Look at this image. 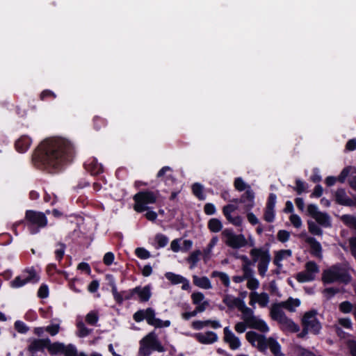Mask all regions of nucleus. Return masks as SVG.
<instances>
[{
	"instance_id": "f257e3e1",
	"label": "nucleus",
	"mask_w": 356,
	"mask_h": 356,
	"mask_svg": "<svg viewBox=\"0 0 356 356\" xmlns=\"http://www.w3.org/2000/svg\"><path fill=\"white\" fill-rule=\"evenodd\" d=\"M72 147L70 143L62 138L49 139L39 147L37 157L44 168L56 169L71 156Z\"/></svg>"
},
{
	"instance_id": "f03ea898",
	"label": "nucleus",
	"mask_w": 356,
	"mask_h": 356,
	"mask_svg": "<svg viewBox=\"0 0 356 356\" xmlns=\"http://www.w3.org/2000/svg\"><path fill=\"white\" fill-rule=\"evenodd\" d=\"M247 340L254 347H257L261 352L264 353L268 347L274 355L280 352V346L273 337L266 339L263 334H259L254 331L246 333Z\"/></svg>"
},
{
	"instance_id": "7ed1b4c3",
	"label": "nucleus",
	"mask_w": 356,
	"mask_h": 356,
	"mask_svg": "<svg viewBox=\"0 0 356 356\" xmlns=\"http://www.w3.org/2000/svg\"><path fill=\"white\" fill-rule=\"evenodd\" d=\"M322 280L325 283L340 282L348 284L351 280V276L347 269L339 265L330 267L323 273Z\"/></svg>"
},
{
	"instance_id": "20e7f679",
	"label": "nucleus",
	"mask_w": 356,
	"mask_h": 356,
	"mask_svg": "<svg viewBox=\"0 0 356 356\" xmlns=\"http://www.w3.org/2000/svg\"><path fill=\"white\" fill-rule=\"evenodd\" d=\"M270 316L274 321H277L281 325L282 330L291 332L299 331V326L288 318L282 309L278 307V305L272 306Z\"/></svg>"
},
{
	"instance_id": "39448f33",
	"label": "nucleus",
	"mask_w": 356,
	"mask_h": 356,
	"mask_svg": "<svg viewBox=\"0 0 356 356\" xmlns=\"http://www.w3.org/2000/svg\"><path fill=\"white\" fill-rule=\"evenodd\" d=\"M134 200L136 202L134 209L138 212H142L148 209V207H145V204L154 203L156 197L153 192L143 191L136 194L134 197Z\"/></svg>"
},
{
	"instance_id": "423d86ee",
	"label": "nucleus",
	"mask_w": 356,
	"mask_h": 356,
	"mask_svg": "<svg viewBox=\"0 0 356 356\" xmlns=\"http://www.w3.org/2000/svg\"><path fill=\"white\" fill-rule=\"evenodd\" d=\"M222 234L226 238L225 243L232 248H240L248 243L243 235H236L229 229H225Z\"/></svg>"
},
{
	"instance_id": "0eeeda50",
	"label": "nucleus",
	"mask_w": 356,
	"mask_h": 356,
	"mask_svg": "<svg viewBox=\"0 0 356 356\" xmlns=\"http://www.w3.org/2000/svg\"><path fill=\"white\" fill-rule=\"evenodd\" d=\"M316 312L315 310L306 312L302 319L303 327H307L314 334H318L321 327L320 323L317 320Z\"/></svg>"
},
{
	"instance_id": "6e6552de",
	"label": "nucleus",
	"mask_w": 356,
	"mask_h": 356,
	"mask_svg": "<svg viewBox=\"0 0 356 356\" xmlns=\"http://www.w3.org/2000/svg\"><path fill=\"white\" fill-rule=\"evenodd\" d=\"M140 344H145L151 348L152 350H158L159 352H163L164 350L163 347L161 345L154 332L149 333L143 338L140 341Z\"/></svg>"
},
{
	"instance_id": "1a4fd4ad",
	"label": "nucleus",
	"mask_w": 356,
	"mask_h": 356,
	"mask_svg": "<svg viewBox=\"0 0 356 356\" xmlns=\"http://www.w3.org/2000/svg\"><path fill=\"white\" fill-rule=\"evenodd\" d=\"M26 218L33 225H37L39 227H44L47 225L46 217L42 213L28 211L26 213Z\"/></svg>"
},
{
	"instance_id": "9d476101",
	"label": "nucleus",
	"mask_w": 356,
	"mask_h": 356,
	"mask_svg": "<svg viewBox=\"0 0 356 356\" xmlns=\"http://www.w3.org/2000/svg\"><path fill=\"white\" fill-rule=\"evenodd\" d=\"M224 334L225 341L229 344V347L232 349H236L240 346L241 343L239 339L234 336L227 327L224 328Z\"/></svg>"
},
{
	"instance_id": "9b49d317",
	"label": "nucleus",
	"mask_w": 356,
	"mask_h": 356,
	"mask_svg": "<svg viewBox=\"0 0 356 356\" xmlns=\"http://www.w3.org/2000/svg\"><path fill=\"white\" fill-rule=\"evenodd\" d=\"M335 200L336 202L341 205L345 206H353L354 205V202L350 198H349L344 189L339 188L335 193Z\"/></svg>"
},
{
	"instance_id": "f8f14e48",
	"label": "nucleus",
	"mask_w": 356,
	"mask_h": 356,
	"mask_svg": "<svg viewBox=\"0 0 356 356\" xmlns=\"http://www.w3.org/2000/svg\"><path fill=\"white\" fill-rule=\"evenodd\" d=\"M29 276L25 279L22 280L20 277H17L13 281H12V286L14 287H19L29 282H37L38 280V277L34 270H29Z\"/></svg>"
},
{
	"instance_id": "ddd939ff",
	"label": "nucleus",
	"mask_w": 356,
	"mask_h": 356,
	"mask_svg": "<svg viewBox=\"0 0 356 356\" xmlns=\"http://www.w3.org/2000/svg\"><path fill=\"white\" fill-rule=\"evenodd\" d=\"M270 261V255L268 250H266V252L263 253L261 258L258 264V271L260 275L264 276L268 269V264Z\"/></svg>"
},
{
	"instance_id": "4468645a",
	"label": "nucleus",
	"mask_w": 356,
	"mask_h": 356,
	"mask_svg": "<svg viewBox=\"0 0 356 356\" xmlns=\"http://www.w3.org/2000/svg\"><path fill=\"white\" fill-rule=\"evenodd\" d=\"M246 324L249 327L258 330L261 332H266L268 331V327L265 323V322L261 319H259L256 316L254 318H252L251 321H250Z\"/></svg>"
},
{
	"instance_id": "2eb2a0df",
	"label": "nucleus",
	"mask_w": 356,
	"mask_h": 356,
	"mask_svg": "<svg viewBox=\"0 0 356 356\" xmlns=\"http://www.w3.org/2000/svg\"><path fill=\"white\" fill-rule=\"evenodd\" d=\"M145 318H146L147 323L152 325H154L156 327H163L162 321L154 317V311L152 308L147 309L145 312Z\"/></svg>"
},
{
	"instance_id": "dca6fc26",
	"label": "nucleus",
	"mask_w": 356,
	"mask_h": 356,
	"mask_svg": "<svg viewBox=\"0 0 356 356\" xmlns=\"http://www.w3.org/2000/svg\"><path fill=\"white\" fill-rule=\"evenodd\" d=\"M134 293L138 294L140 301L146 302L151 296L150 286H146L144 288L137 286L131 291V295Z\"/></svg>"
},
{
	"instance_id": "f3484780",
	"label": "nucleus",
	"mask_w": 356,
	"mask_h": 356,
	"mask_svg": "<svg viewBox=\"0 0 356 356\" xmlns=\"http://www.w3.org/2000/svg\"><path fill=\"white\" fill-rule=\"evenodd\" d=\"M251 305H253L255 301H257L261 307H266L269 301L268 296L266 293L257 294L255 292H252L250 295Z\"/></svg>"
},
{
	"instance_id": "a211bd4d",
	"label": "nucleus",
	"mask_w": 356,
	"mask_h": 356,
	"mask_svg": "<svg viewBox=\"0 0 356 356\" xmlns=\"http://www.w3.org/2000/svg\"><path fill=\"white\" fill-rule=\"evenodd\" d=\"M195 337L202 343H211L217 340V336L213 332H207L205 334L198 333L196 334Z\"/></svg>"
},
{
	"instance_id": "6ab92c4d",
	"label": "nucleus",
	"mask_w": 356,
	"mask_h": 356,
	"mask_svg": "<svg viewBox=\"0 0 356 356\" xmlns=\"http://www.w3.org/2000/svg\"><path fill=\"white\" fill-rule=\"evenodd\" d=\"M49 339H34L29 346V350L31 352H35L42 350L44 347L47 348L49 343Z\"/></svg>"
},
{
	"instance_id": "aec40b11",
	"label": "nucleus",
	"mask_w": 356,
	"mask_h": 356,
	"mask_svg": "<svg viewBox=\"0 0 356 356\" xmlns=\"http://www.w3.org/2000/svg\"><path fill=\"white\" fill-rule=\"evenodd\" d=\"M223 302L225 303L228 307L234 308L236 307L238 309V310H240V309L243 307V305H244V302L241 299L238 298H233L232 296L228 295L225 296Z\"/></svg>"
},
{
	"instance_id": "412c9836",
	"label": "nucleus",
	"mask_w": 356,
	"mask_h": 356,
	"mask_svg": "<svg viewBox=\"0 0 356 356\" xmlns=\"http://www.w3.org/2000/svg\"><path fill=\"white\" fill-rule=\"evenodd\" d=\"M306 242L309 244L312 253L318 257H321L322 250L321 244L313 237L307 238Z\"/></svg>"
},
{
	"instance_id": "4be33fe9",
	"label": "nucleus",
	"mask_w": 356,
	"mask_h": 356,
	"mask_svg": "<svg viewBox=\"0 0 356 356\" xmlns=\"http://www.w3.org/2000/svg\"><path fill=\"white\" fill-rule=\"evenodd\" d=\"M300 305V300L298 299L289 298L288 300L285 302H282L280 303L274 304L273 305H278V307L281 309L284 307L288 309L290 312H293L294 307H298Z\"/></svg>"
},
{
	"instance_id": "5701e85b",
	"label": "nucleus",
	"mask_w": 356,
	"mask_h": 356,
	"mask_svg": "<svg viewBox=\"0 0 356 356\" xmlns=\"http://www.w3.org/2000/svg\"><path fill=\"white\" fill-rule=\"evenodd\" d=\"M254 193L251 191H246V192L241 195L240 198L241 203H245L247 201L249 202L245 207L247 210H249L253 206Z\"/></svg>"
},
{
	"instance_id": "b1692460",
	"label": "nucleus",
	"mask_w": 356,
	"mask_h": 356,
	"mask_svg": "<svg viewBox=\"0 0 356 356\" xmlns=\"http://www.w3.org/2000/svg\"><path fill=\"white\" fill-rule=\"evenodd\" d=\"M193 278V283L199 287L204 289H210L211 287L209 279L206 277H198L197 276L194 275Z\"/></svg>"
},
{
	"instance_id": "393cba45",
	"label": "nucleus",
	"mask_w": 356,
	"mask_h": 356,
	"mask_svg": "<svg viewBox=\"0 0 356 356\" xmlns=\"http://www.w3.org/2000/svg\"><path fill=\"white\" fill-rule=\"evenodd\" d=\"M47 349L51 354H57L58 353H63L65 349V346L63 343L56 342L54 343H49L47 345Z\"/></svg>"
},
{
	"instance_id": "a878e982",
	"label": "nucleus",
	"mask_w": 356,
	"mask_h": 356,
	"mask_svg": "<svg viewBox=\"0 0 356 356\" xmlns=\"http://www.w3.org/2000/svg\"><path fill=\"white\" fill-rule=\"evenodd\" d=\"M240 311L243 314L242 318L245 323H248L250 321H251L252 318L255 317V316L253 314V311L250 308L245 307V304L243 305V307L240 309Z\"/></svg>"
},
{
	"instance_id": "bb28decb",
	"label": "nucleus",
	"mask_w": 356,
	"mask_h": 356,
	"mask_svg": "<svg viewBox=\"0 0 356 356\" xmlns=\"http://www.w3.org/2000/svg\"><path fill=\"white\" fill-rule=\"evenodd\" d=\"M266 252L264 248H253L250 250V255L252 257V264L254 265L259 259L261 258L263 253Z\"/></svg>"
},
{
	"instance_id": "cd10ccee",
	"label": "nucleus",
	"mask_w": 356,
	"mask_h": 356,
	"mask_svg": "<svg viewBox=\"0 0 356 356\" xmlns=\"http://www.w3.org/2000/svg\"><path fill=\"white\" fill-rule=\"evenodd\" d=\"M208 227L211 232H218L222 229V223L217 218H212L209 221Z\"/></svg>"
},
{
	"instance_id": "c85d7f7f",
	"label": "nucleus",
	"mask_w": 356,
	"mask_h": 356,
	"mask_svg": "<svg viewBox=\"0 0 356 356\" xmlns=\"http://www.w3.org/2000/svg\"><path fill=\"white\" fill-rule=\"evenodd\" d=\"M283 254H287V256L291 255V251L290 250H283L277 252L274 258V264L278 267L281 266L280 261L283 259Z\"/></svg>"
},
{
	"instance_id": "c756f323",
	"label": "nucleus",
	"mask_w": 356,
	"mask_h": 356,
	"mask_svg": "<svg viewBox=\"0 0 356 356\" xmlns=\"http://www.w3.org/2000/svg\"><path fill=\"white\" fill-rule=\"evenodd\" d=\"M201 254L202 252L200 250H195L188 257L187 261L191 264V268H193L196 265L197 262L199 261V257Z\"/></svg>"
},
{
	"instance_id": "7c9ffc66",
	"label": "nucleus",
	"mask_w": 356,
	"mask_h": 356,
	"mask_svg": "<svg viewBox=\"0 0 356 356\" xmlns=\"http://www.w3.org/2000/svg\"><path fill=\"white\" fill-rule=\"evenodd\" d=\"M165 277L173 284L184 282L186 279L180 275H175L172 273H167Z\"/></svg>"
},
{
	"instance_id": "2f4dec72",
	"label": "nucleus",
	"mask_w": 356,
	"mask_h": 356,
	"mask_svg": "<svg viewBox=\"0 0 356 356\" xmlns=\"http://www.w3.org/2000/svg\"><path fill=\"white\" fill-rule=\"evenodd\" d=\"M316 220L323 226H329V217L326 213L320 212L315 218Z\"/></svg>"
},
{
	"instance_id": "473e14b6",
	"label": "nucleus",
	"mask_w": 356,
	"mask_h": 356,
	"mask_svg": "<svg viewBox=\"0 0 356 356\" xmlns=\"http://www.w3.org/2000/svg\"><path fill=\"white\" fill-rule=\"evenodd\" d=\"M297 280L299 282H306L310 281L314 279V276L313 274L310 273H307L306 270L303 272H300L297 275Z\"/></svg>"
},
{
	"instance_id": "72a5a7b5",
	"label": "nucleus",
	"mask_w": 356,
	"mask_h": 356,
	"mask_svg": "<svg viewBox=\"0 0 356 356\" xmlns=\"http://www.w3.org/2000/svg\"><path fill=\"white\" fill-rule=\"evenodd\" d=\"M211 276L213 277H219L225 286H229V277L225 273L218 271H213L211 274Z\"/></svg>"
},
{
	"instance_id": "f704fd0d",
	"label": "nucleus",
	"mask_w": 356,
	"mask_h": 356,
	"mask_svg": "<svg viewBox=\"0 0 356 356\" xmlns=\"http://www.w3.org/2000/svg\"><path fill=\"white\" fill-rule=\"evenodd\" d=\"M309 231L311 234L315 235H321V229L312 220H308Z\"/></svg>"
},
{
	"instance_id": "c9c22d12",
	"label": "nucleus",
	"mask_w": 356,
	"mask_h": 356,
	"mask_svg": "<svg viewBox=\"0 0 356 356\" xmlns=\"http://www.w3.org/2000/svg\"><path fill=\"white\" fill-rule=\"evenodd\" d=\"M193 193L195 196H197L200 200H204V197L202 194L203 187L200 184L195 183L192 186Z\"/></svg>"
},
{
	"instance_id": "e433bc0d",
	"label": "nucleus",
	"mask_w": 356,
	"mask_h": 356,
	"mask_svg": "<svg viewBox=\"0 0 356 356\" xmlns=\"http://www.w3.org/2000/svg\"><path fill=\"white\" fill-rule=\"evenodd\" d=\"M76 325L79 330L78 335L80 337H86L89 334L90 330L85 326L83 321H78Z\"/></svg>"
},
{
	"instance_id": "4c0bfd02",
	"label": "nucleus",
	"mask_w": 356,
	"mask_h": 356,
	"mask_svg": "<svg viewBox=\"0 0 356 356\" xmlns=\"http://www.w3.org/2000/svg\"><path fill=\"white\" fill-rule=\"evenodd\" d=\"M342 220L349 227L356 229V218L353 216L344 215L342 216Z\"/></svg>"
},
{
	"instance_id": "58836bf2",
	"label": "nucleus",
	"mask_w": 356,
	"mask_h": 356,
	"mask_svg": "<svg viewBox=\"0 0 356 356\" xmlns=\"http://www.w3.org/2000/svg\"><path fill=\"white\" fill-rule=\"evenodd\" d=\"M63 354L65 356H77V351L74 346L70 344L68 346H65Z\"/></svg>"
},
{
	"instance_id": "ea45409f",
	"label": "nucleus",
	"mask_w": 356,
	"mask_h": 356,
	"mask_svg": "<svg viewBox=\"0 0 356 356\" xmlns=\"http://www.w3.org/2000/svg\"><path fill=\"white\" fill-rule=\"evenodd\" d=\"M353 307V305L348 301H344L339 305V309L343 313L350 312Z\"/></svg>"
},
{
	"instance_id": "a19ab883",
	"label": "nucleus",
	"mask_w": 356,
	"mask_h": 356,
	"mask_svg": "<svg viewBox=\"0 0 356 356\" xmlns=\"http://www.w3.org/2000/svg\"><path fill=\"white\" fill-rule=\"evenodd\" d=\"M98 320V316L96 312H92L87 314L86 321L88 324L95 325Z\"/></svg>"
},
{
	"instance_id": "79ce46f5",
	"label": "nucleus",
	"mask_w": 356,
	"mask_h": 356,
	"mask_svg": "<svg viewBox=\"0 0 356 356\" xmlns=\"http://www.w3.org/2000/svg\"><path fill=\"white\" fill-rule=\"evenodd\" d=\"M306 271L313 274L318 271V266L314 261H309L306 264Z\"/></svg>"
},
{
	"instance_id": "37998d69",
	"label": "nucleus",
	"mask_w": 356,
	"mask_h": 356,
	"mask_svg": "<svg viewBox=\"0 0 356 356\" xmlns=\"http://www.w3.org/2000/svg\"><path fill=\"white\" fill-rule=\"evenodd\" d=\"M290 233L286 230H280L277 233V239L284 243L289 240Z\"/></svg>"
},
{
	"instance_id": "c03bdc74",
	"label": "nucleus",
	"mask_w": 356,
	"mask_h": 356,
	"mask_svg": "<svg viewBox=\"0 0 356 356\" xmlns=\"http://www.w3.org/2000/svg\"><path fill=\"white\" fill-rule=\"evenodd\" d=\"M204 298L203 293L200 292H195L191 295L193 302L195 305H199L203 300Z\"/></svg>"
},
{
	"instance_id": "a18cd8bd",
	"label": "nucleus",
	"mask_w": 356,
	"mask_h": 356,
	"mask_svg": "<svg viewBox=\"0 0 356 356\" xmlns=\"http://www.w3.org/2000/svg\"><path fill=\"white\" fill-rule=\"evenodd\" d=\"M136 254L141 259H147L150 257L149 252L143 248H136Z\"/></svg>"
},
{
	"instance_id": "49530a36",
	"label": "nucleus",
	"mask_w": 356,
	"mask_h": 356,
	"mask_svg": "<svg viewBox=\"0 0 356 356\" xmlns=\"http://www.w3.org/2000/svg\"><path fill=\"white\" fill-rule=\"evenodd\" d=\"M15 328L18 332L20 333H26L29 330V327L19 321H17L15 323Z\"/></svg>"
},
{
	"instance_id": "de8ad7c7",
	"label": "nucleus",
	"mask_w": 356,
	"mask_h": 356,
	"mask_svg": "<svg viewBox=\"0 0 356 356\" xmlns=\"http://www.w3.org/2000/svg\"><path fill=\"white\" fill-rule=\"evenodd\" d=\"M234 186L235 188L242 191L247 188L246 184L243 182V181L241 178H236L234 181Z\"/></svg>"
},
{
	"instance_id": "09e8293b",
	"label": "nucleus",
	"mask_w": 356,
	"mask_h": 356,
	"mask_svg": "<svg viewBox=\"0 0 356 356\" xmlns=\"http://www.w3.org/2000/svg\"><path fill=\"white\" fill-rule=\"evenodd\" d=\"M218 239H217V237H213L210 243L209 244L208 247L207 249H205L204 250V258H207L211 251V249L213 247V245L216 243Z\"/></svg>"
},
{
	"instance_id": "8fccbe9b",
	"label": "nucleus",
	"mask_w": 356,
	"mask_h": 356,
	"mask_svg": "<svg viewBox=\"0 0 356 356\" xmlns=\"http://www.w3.org/2000/svg\"><path fill=\"white\" fill-rule=\"evenodd\" d=\"M347 346L350 350L351 355L356 356V341L354 340L348 341Z\"/></svg>"
},
{
	"instance_id": "3c124183",
	"label": "nucleus",
	"mask_w": 356,
	"mask_h": 356,
	"mask_svg": "<svg viewBox=\"0 0 356 356\" xmlns=\"http://www.w3.org/2000/svg\"><path fill=\"white\" fill-rule=\"evenodd\" d=\"M350 172V168L348 167L345 168L339 175V176L337 177V180L343 183L345 181L346 178L348 176Z\"/></svg>"
},
{
	"instance_id": "603ef678",
	"label": "nucleus",
	"mask_w": 356,
	"mask_h": 356,
	"mask_svg": "<svg viewBox=\"0 0 356 356\" xmlns=\"http://www.w3.org/2000/svg\"><path fill=\"white\" fill-rule=\"evenodd\" d=\"M211 322V321H194L193 323V327L195 329L200 330V329L202 328L204 326L210 325Z\"/></svg>"
},
{
	"instance_id": "864d4df0",
	"label": "nucleus",
	"mask_w": 356,
	"mask_h": 356,
	"mask_svg": "<svg viewBox=\"0 0 356 356\" xmlns=\"http://www.w3.org/2000/svg\"><path fill=\"white\" fill-rule=\"evenodd\" d=\"M307 212L314 218L320 213V211H318L316 206L314 204H309L308 205Z\"/></svg>"
},
{
	"instance_id": "5fc2aeb1",
	"label": "nucleus",
	"mask_w": 356,
	"mask_h": 356,
	"mask_svg": "<svg viewBox=\"0 0 356 356\" xmlns=\"http://www.w3.org/2000/svg\"><path fill=\"white\" fill-rule=\"evenodd\" d=\"M60 327L59 325H52L46 327V331L49 332L51 335H56L59 331Z\"/></svg>"
},
{
	"instance_id": "6e6d98bb",
	"label": "nucleus",
	"mask_w": 356,
	"mask_h": 356,
	"mask_svg": "<svg viewBox=\"0 0 356 356\" xmlns=\"http://www.w3.org/2000/svg\"><path fill=\"white\" fill-rule=\"evenodd\" d=\"M264 219L267 222H272L274 219V212L273 209H269L268 208L266 209L265 213H264Z\"/></svg>"
},
{
	"instance_id": "4d7b16f0",
	"label": "nucleus",
	"mask_w": 356,
	"mask_h": 356,
	"mask_svg": "<svg viewBox=\"0 0 356 356\" xmlns=\"http://www.w3.org/2000/svg\"><path fill=\"white\" fill-rule=\"evenodd\" d=\"M151 348L145 344H140L139 354L142 356H148L151 353Z\"/></svg>"
},
{
	"instance_id": "13d9d810",
	"label": "nucleus",
	"mask_w": 356,
	"mask_h": 356,
	"mask_svg": "<svg viewBox=\"0 0 356 356\" xmlns=\"http://www.w3.org/2000/svg\"><path fill=\"white\" fill-rule=\"evenodd\" d=\"M247 286L251 290L256 289L259 286V282L253 277L248 279Z\"/></svg>"
},
{
	"instance_id": "bf43d9fd",
	"label": "nucleus",
	"mask_w": 356,
	"mask_h": 356,
	"mask_svg": "<svg viewBox=\"0 0 356 356\" xmlns=\"http://www.w3.org/2000/svg\"><path fill=\"white\" fill-rule=\"evenodd\" d=\"M290 220H291V223L293 225L294 227L298 228V227H300L301 226L300 218L297 215L292 214L290 216Z\"/></svg>"
},
{
	"instance_id": "052dcab7",
	"label": "nucleus",
	"mask_w": 356,
	"mask_h": 356,
	"mask_svg": "<svg viewBox=\"0 0 356 356\" xmlns=\"http://www.w3.org/2000/svg\"><path fill=\"white\" fill-rule=\"evenodd\" d=\"M243 270L244 273L243 276L244 277L245 279L248 280L252 278L253 271L250 268H249L247 266H243Z\"/></svg>"
},
{
	"instance_id": "680f3d73",
	"label": "nucleus",
	"mask_w": 356,
	"mask_h": 356,
	"mask_svg": "<svg viewBox=\"0 0 356 356\" xmlns=\"http://www.w3.org/2000/svg\"><path fill=\"white\" fill-rule=\"evenodd\" d=\"M114 259V255L112 252H107L104 257V263L109 266L111 265Z\"/></svg>"
},
{
	"instance_id": "e2e57ef3",
	"label": "nucleus",
	"mask_w": 356,
	"mask_h": 356,
	"mask_svg": "<svg viewBox=\"0 0 356 356\" xmlns=\"http://www.w3.org/2000/svg\"><path fill=\"white\" fill-rule=\"evenodd\" d=\"M48 296V288L46 285H42L38 290V296L41 298H47Z\"/></svg>"
},
{
	"instance_id": "0e129e2a",
	"label": "nucleus",
	"mask_w": 356,
	"mask_h": 356,
	"mask_svg": "<svg viewBox=\"0 0 356 356\" xmlns=\"http://www.w3.org/2000/svg\"><path fill=\"white\" fill-rule=\"evenodd\" d=\"M159 247H164L168 243V238L163 235H157L156 236Z\"/></svg>"
},
{
	"instance_id": "69168bd1",
	"label": "nucleus",
	"mask_w": 356,
	"mask_h": 356,
	"mask_svg": "<svg viewBox=\"0 0 356 356\" xmlns=\"http://www.w3.org/2000/svg\"><path fill=\"white\" fill-rule=\"evenodd\" d=\"M276 196L274 194H270L268 197L266 208L273 209L275 204Z\"/></svg>"
},
{
	"instance_id": "338daca9",
	"label": "nucleus",
	"mask_w": 356,
	"mask_h": 356,
	"mask_svg": "<svg viewBox=\"0 0 356 356\" xmlns=\"http://www.w3.org/2000/svg\"><path fill=\"white\" fill-rule=\"evenodd\" d=\"M58 245L60 246V248L56 251V255L57 259L58 260H60L64 255V250H65V244H63L62 243H59Z\"/></svg>"
},
{
	"instance_id": "774afa93",
	"label": "nucleus",
	"mask_w": 356,
	"mask_h": 356,
	"mask_svg": "<svg viewBox=\"0 0 356 356\" xmlns=\"http://www.w3.org/2000/svg\"><path fill=\"white\" fill-rule=\"evenodd\" d=\"M350 245L351 252L356 258V237L350 239Z\"/></svg>"
}]
</instances>
